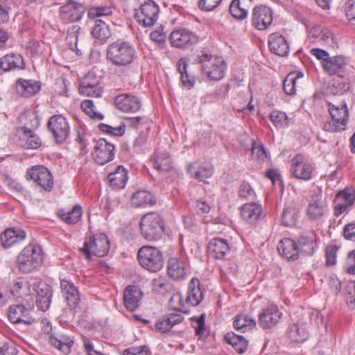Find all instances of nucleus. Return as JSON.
Instances as JSON below:
<instances>
[{
    "label": "nucleus",
    "mask_w": 355,
    "mask_h": 355,
    "mask_svg": "<svg viewBox=\"0 0 355 355\" xmlns=\"http://www.w3.org/2000/svg\"><path fill=\"white\" fill-rule=\"evenodd\" d=\"M109 249L110 241L107 236L102 233L86 238L80 251L86 259H90L92 256L104 257L108 253Z\"/></svg>",
    "instance_id": "6e6552de"
},
{
    "label": "nucleus",
    "mask_w": 355,
    "mask_h": 355,
    "mask_svg": "<svg viewBox=\"0 0 355 355\" xmlns=\"http://www.w3.org/2000/svg\"><path fill=\"white\" fill-rule=\"evenodd\" d=\"M261 214V206L256 203H246L241 208V217L250 224L256 223Z\"/></svg>",
    "instance_id": "2f4dec72"
},
{
    "label": "nucleus",
    "mask_w": 355,
    "mask_h": 355,
    "mask_svg": "<svg viewBox=\"0 0 355 355\" xmlns=\"http://www.w3.org/2000/svg\"><path fill=\"white\" fill-rule=\"evenodd\" d=\"M198 39L196 33L186 28L175 30L170 35L171 45L178 49L189 48L196 44Z\"/></svg>",
    "instance_id": "9b49d317"
},
{
    "label": "nucleus",
    "mask_w": 355,
    "mask_h": 355,
    "mask_svg": "<svg viewBox=\"0 0 355 355\" xmlns=\"http://www.w3.org/2000/svg\"><path fill=\"white\" fill-rule=\"evenodd\" d=\"M288 336L293 342L302 343L307 340L309 332L304 323H294L288 329Z\"/></svg>",
    "instance_id": "e433bc0d"
},
{
    "label": "nucleus",
    "mask_w": 355,
    "mask_h": 355,
    "mask_svg": "<svg viewBox=\"0 0 355 355\" xmlns=\"http://www.w3.org/2000/svg\"><path fill=\"white\" fill-rule=\"evenodd\" d=\"M299 76L295 73L292 72L287 75L283 83L284 90L288 95H293L295 94V85Z\"/></svg>",
    "instance_id": "5fc2aeb1"
},
{
    "label": "nucleus",
    "mask_w": 355,
    "mask_h": 355,
    "mask_svg": "<svg viewBox=\"0 0 355 355\" xmlns=\"http://www.w3.org/2000/svg\"><path fill=\"white\" fill-rule=\"evenodd\" d=\"M159 12L158 5L152 0H148L141 3L139 9L135 10V17L139 24L144 27H150L157 20Z\"/></svg>",
    "instance_id": "1a4fd4ad"
},
{
    "label": "nucleus",
    "mask_w": 355,
    "mask_h": 355,
    "mask_svg": "<svg viewBox=\"0 0 355 355\" xmlns=\"http://www.w3.org/2000/svg\"><path fill=\"white\" fill-rule=\"evenodd\" d=\"M8 316L10 321L14 324L24 323L30 324L35 321V318L30 316L29 310L21 304L10 306Z\"/></svg>",
    "instance_id": "412c9836"
},
{
    "label": "nucleus",
    "mask_w": 355,
    "mask_h": 355,
    "mask_svg": "<svg viewBox=\"0 0 355 355\" xmlns=\"http://www.w3.org/2000/svg\"><path fill=\"white\" fill-rule=\"evenodd\" d=\"M279 254L288 261H295L300 257L297 243L289 238H284L281 240L277 245Z\"/></svg>",
    "instance_id": "bb28decb"
},
{
    "label": "nucleus",
    "mask_w": 355,
    "mask_h": 355,
    "mask_svg": "<svg viewBox=\"0 0 355 355\" xmlns=\"http://www.w3.org/2000/svg\"><path fill=\"white\" fill-rule=\"evenodd\" d=\"M153 166L155 169L160 172H166L171 167V161L167 153L155 154L152 158Z\"/></svg>",
    "instance_id": "de8ad7c7"
},
{
    "label": "nucleus",
    "mask_w": 355,
    "mask_h": 355,
    "mask_svg": "<svg viewBox=\"0 0 355 355\" xmlns=\"http://www.w3.org/2000/svg\"><path fill=\"white\" fill-rule=\"evenodd\" d=\"M85 11L83 4L73 0H69L60 8V16L66 22L79 21Z\"/></svg>",
    "instance_id": "dca6fc26"
},
{
    "label": "nucleus",
    "mask_w": 355,
    "mask_h": 355,
    "mask_svg": "<svg viewBox=\"0 0 355 355\" xmlns=\"http://www.w3.org/2000/svg\"><path fill=\"white\" fill-rule=\"evenodd\" d=\"M345 12L349 23L355 26V0H348L345 4Z\"/></svg>",
    "instance_id": "774afa93"
},
{
    "label": "nucleus",
    "mask_w": 355,
    "mask_h": 355,
    "mask_svg": "<svg viewBox=\"0 0 355 355\" xmlns=\"http://www.w3.org/2000/svg\"><path fill=\"white\" fill-rule=\"evenodd\" d=\"M142 297V293L136 286H128L123 292V302L125 308L130 311H135L139 306Z\"/></svg>",
    "instance_id": "b1692460"
},
{
    "label": "nucleus",
    "mask_w": 355,
    "mask_h": 355,
    "mask_svg": "<svg viewBox=\"0 0 355 355\" xmlns=\"http://www.w3.org/2000/svg\"><path fill=\"white\" fill-rule=\"evenodd\" d=\"M187 171L191 177L200 181L210 178L214 173L213 166L209 164L193 163L189 165Z\"/></svg>",
    "instance_id": "c756f323"
},
{
    "label": "nucleus",
    "mask_w": 355,
    "mask_h": 355,
    "mask_svg": "<svg viewBox=\"0 0 355 355\" xmlns=\"http://www.w3.org/2000/svg\"><path fill=\"white\" fill-rule=\"evenodd\" d=\"M208 252L216 259H223L230 250L227 240L220 238L212 239L208 244Z\"/></svg>",
    "instance_id": "72a5a7b5"
},
{
    "label": "nucleus",
    "mask_w": 355,
    "mask_h": 355,
    "mask_svg": "<svg viewBox=\"0 0 355 355\" xmlns=\"http://www.w3.org/2000/svg\"><path fill=\"white\" fill-rule=\"evenodd\" d=\"M112 15V8L109 6H96L91 8L88 11V16L92 19L107 17Z\"/></svg>",
    "instance_id": "864d4df0"
},
{
    "label": "nucleus",
    "mask_w": 355,
    "mask_h": 355,
    "mask_svg": "<svg viewBox=\"0 0 355 355\" xmlns=\"http://www.w3.org/2000/svg\"><path fill=\"white\" fill-rule=\"evenodd\" d=\"M82 208L79 205H74L72 209L69 211L60 209L58 212L59 217L64 222L69 225L78 223L82 216Z\"/></svg>",
    "instance_id": "79ce46f5"
},
{
    "label": "nucleus",
    "mask_w": 355,
    "mask_h": 355,
    "mask_svg": "<svg viewBox=\"0 0 355 355\" xmlns=\"http://www.w3.org/2000/svg\"><path fill=\"white\" fill-rule=\"evenodd\" d=\"M10 293L17 298L25 299L36 295V305L42 311H47L51 303V287L37 277H19L12 282Z\"/></svg>",
    "instance_id": "f257e3e1"
},
{
    "label": "nucleus",
    "mask_w": 355,
    "mask_h": 355,
    "mask_svg": "<svg viewBox=\"0 0 355 355\" xmlns=\"http://www.w3.org/2000/svg\"><path fill=\"white\" fill-rule=\"evenodd\" d=\"M155 203V198L146 191H138L134 193L131 198V205L135 207L152 206Z\"/></svg>",
    "instance_id": "58836bf2"
},
{
    "label": "nucleus",
    "mask_w": 355,
    "mask_h": 355,
    "mask_svg": "<svg viewBox=\"0 0 355 355\" xmlns=\"http://www.w3.org/2000/svg\"><path fill=\"white\" fill-rule=\"evenodd\" d=\"M329 211L328 205L325 200L321 196H318L315 199L308 205L306 209V215L311 220H320Z\"/></svg>",
    "instance_id": "aec40b11"
},
{
    "label": "nucleus",
    "mask_w": 355,
    "mask_h": 355,
    "mask_svg": "<svg viewBox=\"0 0 355 355\" xmlns=\"http://www.w3.org/2000/svg\"><path fill=\"white\" fill-rule=\"evenodd\" d=\"M107 60L119 67H126L132 64L137 58L134 46L128 42L116 41L107 46L106 51Z\"/></svg>",
    "instance_id": "7ed1b4c3"
},
{
    "label": "nucleus",
    "mask_w": 355,
    "mask_h": 355,
    "mask_svg": "<svg viewBox=\"0 0 355 355\" xmlns=\"http://www.w3.org/2000/svg\"><path fill=\"white\" fill-rule=\"evenodd\" d=\"M81 109L90 118L97 120H102L103 115L94 110V105L91 100H85L81 103Z\"/></svg>",
    "instance_id": "13d9d810"
},
{
    "label": "nucleus",
    "mask_w": 355,
    "mask_h": 355,
    "mask_svg": "<svg viewBox=\"0 0 355 355\" xmlns=\"http://www.w3.org/2000/svg\"><path fill=\"white\" fill-rule=\"evenodd\" d=\"M50 343L51 345L65 354H68L71 352V347L73 343L70 338L62 336L57 338L53 336L50 337Z\"/></svg>",
    "instance_id": "8fccbe9b"
},
{
    "label": "nucleus",
    "mask_w": 355,
    "mask_h": 355,
    "mask_svg": "<svg viewBox=\"0 0 355 355\" xmlns=\"http://www.w3.org/2000/svg\"><path fill=\"white\" fill-rule=\"evenodd\" d=\"M47 126L57 144H62L67 139L70 132L67 119L60 114L51 116Z\"/></svg>",
    "instance_id": "9d476101"
},
{
    "label": "nucleus",
    "mask_w": 355,
    "mask_h": 355,
    "mask_svg": "<svg viewBox=\"0 0 355 355\" xmlns=\"http://www.w3.org/2000/svg\"><path fill=\"white\" fill-rule=\"evenodd\" d=\"M282 317L277 306L270 304L262 309L259 315L258 323L261 328L270 329L275 327Z\"/></svg>",
    "instance_id": "4468645a"
},
{
    "label": "nucleus",
    "mask_w": 355,
    "mask_h": 355,
    "mask_svg": "<svg viewBox=\"0 0 355 355\" xmlns=\"http://www.w3.org/2000/svg\"><path fill=\"white\" fill-rule=\"evenodd\" d=\"M346 64L344 56H333L324 61L322 67L326 73L330 76L339 73Z\"/></svg>",
    "instance_id": "4c0bfd02"
},
{
    "label": "nucleus",
    "mask_w": 355,
    "mask_h": 355,
    "mask_svg": "<svg viewBox=\"0 0 355 355\" xmlns=\"http://www.w3.org/2000/svg\"><path fill=\"white\" fill-rule=\"evenodd\" d=\"M26 64L20 54L11 53L0 58V69L3 71H10L15 69H24Z\"/></svg>",
    "instance_id": "5701e85b"
},
{
    "label": "nucleus",
    "mask_w": 355,
    "mask_h": 355,
    "mask_svg": "<svg viewBox=\"0 0 355 355\" xmlns=\"http://www.w3.org/2000/svg\"><path fill=\"white\" fill-rule=\"evenodd\" d=\"M114 103L117 109L123 112H137L141 107L140 99L130 94L118 95L115 97Z\"/></svg>",
    "instance_id": "6ab92c4d"
},
{
    "label": "nucleus",
    "mask_w": 355,
    "mask_h": 355,
    "mask_svg": "<svg viewBox=\"0 0 355 355\" xmlns=\"http://www.w3.org/2000/svg\"><path fill=\"white\" fill-rule=\"evenodd\" d=\"M336 200L352 206L355 200V192L350 189H345L336 195Z\"/></svg>",
    "instance_id": "680f3d73"
},
{
    "label": "nucleus",
    "mask_w": 355,
    "mask_h": 355,
    "mask_svg": "<svg viewBox=\"0 0 355 355\" xmlns=\"http://www.w3.org/2000/svg\"><path fill=\"white\" fill-rule=\"evenodd\" d=\"M30 178L46 191H51L53 187L51 173L44 166H33L28 172Z\"/></svg>",
    "instance_id": "f3484780"
},
{
    "label": "nucleus",
    "mask_w": 355,
    "mask_h": 355,
    "mask_svg": "<svg viewBox=\"0 0 355 355\" xmlns=\"http://www.w3.org/2000/svg\"><path fill=\"white\" fill-rule=\"evenodd\" d=\"M224 339L239 354L244 353L248 349V340L243 336L236 335L234 332L227 333Z\"/></svg>",
    "instance_id": "ea45409f"
},
{
    "label": "nucleus",
    "mask_w": 355,
    "mask_h": 355,
    "mask_svg": "<svg viewBox=\"0 0 355 355\" xmlns=\"http://www.w3.org/2000/svg\"><path fill=\"white\" fill-rule=\"evenodd\" d=\"M152 285L153 289L159 293L167 291L171 288V284L162 277L154 279L152 282Z\"/></svg>",
    "instance_id": "e2e57ef3"
},
{
    "label": "nucleus",
    "mask_w": 355,
    "mask_h": 355,
    "mask_svg": "<svg viewBox=\"0 0 355 355\" xmlns=\"http://www.w3.org/2000/svg\"><path fill=\"white\" fill-rule=\"evenodd\" d=\"M269 48L272 53L279 56H286L289 53V46L287 41L282 35L272 33L268 39Z\"/></svg>",
    "instance_id": "a878e982"
},
{
    "label": "nucleus",
    "mask_w": 355,
    "mask_h": 355,
    "mask_svg": "<svg viewBox=\"0 0 355 355\" xmlns=\"http://www.w3.org/2000/svg\"><path fill=\"white\" fill-rule=\"evenodd\" d=\"M142 236L147 241H157L164 232V220L161 216L155 212L144 215L139 223Z\"/></svg>",
    "instance_id": "20e7f679"
},
{
    "label": "nucleus",
    "mask_w": 355,
    "mask_h": 355,
    "mask_svg": "<svg viewBox=\"0 0 355 355\" xmlns=\"http://www.w3.org/2000/svg\"><path fill=\"white\" fill-rule=\"evenodd\" d=\"M123 355H151L146 346L132 347L123 351Z\"/></svg>",
    "instance_id": "69168bd1"
},
{
    "label": "nucleus",
    "mask_w": 355,
    "mask_h": 355,
    "mask_svg": "<svg viewBox=\"0 0 355 355\" xmlns=\"http://www.w3.org/2000/svg\"><path fill=\"white\" fill-rule=\"evenodd\" d=\"M167 273L174 280L184 279L187 274L184 263L177 257H171L167 263Z\"/></svg>",
    "instance_id": "c85d7f7f"
},
{
    "label": "nucleus",
    "mask_w": 355,
    "mask_h": 355,
    "mask_svg": "<svg viewBox=\"0 0 355 355\" xmlns=\"http://www.w3.org/2000/svg\"><path fill=\"white\" fill-rule=\"evenodd\" d=\"M108 180L113 189H123L128 181L127 171L123 166H118L114 172L109 174Z\"/></svg>",
    "instance_id": "c9c22d12"
},
{
    "label": "nucleus",
    "mask_w": 355,
    "mask_h": 355,
    "mask_svg": "<svg viewBox=\"0 0 355 355\" xmlns=\"http://www.w3.org/2000/svg\"><path fill=\"white\" fill-rule=\"evenodd\" d=\"M256 324L253 318L246 315H239L234 319V327L237 330L245 332L248 329H251L254 327Z\"/></svg>",
    "instance_id": "3c124183"
},
{
    "label": "nucleus",
    "mask_w": 355,
    "mask_h": 355,
    "mask_svg": "<svg viewBox=\"0 0 355 355\" xmlns=\"http://www.w3.org/2000/svg\"><path fill=\"white\" fill-rule=\"evenodd\" d=\"M349 88L350 85L347 78L341 76H337L332 79L329 91L334 95H343L346 93Z\"/></svg>",
    "instance_id": "c03bdc74"
},
{
    "label": "nucleus",
    "mask_w": 355,
    "mask_h": 355,
    "mask_svg": "<svg viewBox=\"0 0 355 355\" xmlns=\"http://www.w3.org/2000/svg\"><path fill=\"white\" fill-rule=\"evenodd\" d=\"M300 216V211L293 205H288L284 207L282 214V225L285 227H293L295 225Z\"/></svg>",
    "instance_id": "a19ab883"
},
{
    "label": "nucleus",
    "mask_w": 355,
    "mask_h": 355,
    "mask_svg": "<svg viewBox=\"0 0 355 355\" xmlns=\"http://www.w3.org/2000/svg\"><path fill=\"white\" fill-rule=\"evenodd\" d=\"M198 62L201 64L202 71L211 80L218 81L224 78L227 65L223 58L202 53L198 55Z\"/></svg>",
    "instance_id": "39448f33"
},
{
    "label": "nucleus",
    "mask_w": 355,
    "mask_h": 355,
    "mask_svg": "<svg viewBox=\"0 0 355 355\" xmlns=\"http://www.w3.org/2000/svg\"><path fill=\"white\" fill-rule=\"evenodd\" d=\"M18 132L21 133L19 136V145L24 148L35 149L41 146L42 141L33 130L19 128Z\"/></svg>",
    "instance_id": "cd10ccee"
},
{
    "label": "nucleus",
    "mask_w": 355,
    "mask_h": 355,
    "mask_svg": "<svg viewBox=\"0 0 355 355\" xmlns=\"http://www.w3.org/2000/svg\"><path fill=\"white\" fill-rule=\"evenodd\" d=\"M43 261L44 252L42 247L36 243H31L19 253L15 264L20 272L28 274L38 270Z\"/></svg>",
    "instance_id": "f03ea898"
},
{
    "label": "nucleus",
    "mask_w": 355,
    "mask_h": 355,
    "mask_svg": "<svg viewBox=\"0 0 355 355\" xmlns=\"http://www.w3.org/2000/svg\"><path fill=\"white\" fill-rule=\"evenodd\" d=\"M313 170V166L306 161L300 154L296 155L291 159V173L297 179L310 180L312 178Z\"/></svg>",
    "instance_id": "ddd939ff"
},
{
    "label": "nucleus",
    "mask_w": 355,
    "mask_h": 355,
    "mask_svg": "<svg viewBox=\"0 0 355 355\" xmlns=\"http://www.w3.org/2000/svg\"><path fill=\"white\" fill-rule=\"evenodd\" d=\"M26 237L24 231L9 228L6 230L0 236L1 242L4 248H9L13 244L22 241Z\"/></svg>",
    "instance_id": "f704fd0d"
},
{
    "label": "nucleus",
    "mask_w": 355,
    "mask_h": 355,
    "mask_svg": "<svg viewBox=\"0 0 355 355\" xmlns=\"http://www.w3.org/2000/svg\"><path fill=\"white\" fill-rule=\"evenodd\" d=\"M169 306L172 310L187 313V310L182 303V297L180 293H174L169 300Z\"/></svg>",
    "instance_id": "052dcab7"
},
{
    "label": "nucleus",
    "mask_w": 355,
    "mask_h": 355,
    "mask_svg": "<svg viewBox=\"0 0 355 355\" xmlns=\"http://www.w3.org/2000/svg\"><path fill=\"white\" fill-rule=\"evenodd\" d=\"M273 20V12L270 8L260 5L255 6L252 13V24L260 31L267 29Z\"/></svg>",
    "instance_id": "f8f14e48"
},
{
    "label": "nucleus",
    "mask_w": 355,
    "mask_h": 355,
    "mask_svg": "<svg viewBox=\"0 0 355 355\" xmlns=\"http://www.w3.org/2000/svg\"><path fill=\"white\" fill-rule=\"evenodd\" d=\"M80 30V27L78 25H73L71 26L67 32V40L70 46L77 47V43L78 40V33Z\"/></svg>",
    "instance_id": "0e129e2a"
},
{
    "label": "nucleus",
    "mask_w": 355,
    "mask_h": 355,
    "mask_svg": "<svg viewBox=\"0 0 355 355\" xmlns=\"http://www.w3.org/2000/svg\"><path fill=\"white\" fill-rule=\"evenodd\" d=\"M92 34L94 37L102 42H105L110 37V31L108 26L103 19H96L95 25Z\"/></svg>",
    "instance_id": "49530a36"
},
{
    "label": "nucleus",
    "mask_w": 355,
    "mask_h": 355,
    "mask_svg": "<svg viewBox=\"0 0 355 355\" xmlns=\"http://www.w3.org/2000/svg\"><path fill=\"white\" fill-rule=\"evenodd\" d=\"M184 320V317L176 313H171L164 315L155 323V329L161 333L169 331L175 325L181 323Z\"/></svg>",
    "instance_id": "4be33fe9"
},
{
    "label": "nucleus",
    "mask_w": 355,
    "mask_h": 355,
    "mask_svg": "<svg viewBox=\"0 0 355 355\" xmlns=\"http://www.w3.org/2000/svg\"><path fill=\"white\" fill-rule=\"evenodd\" d=\"M115 147L114 144L105 139H100L96 141L93 158L96 163L103 165L114 159Z\"/></svg>",
    "instance_id": "2eb2a0df"
},
{
    "label": "nucleus",
    "mask_w": 355,
    "mask_h": 355,
    "mask_svg": "<svg viewBox=\"0 0 355 355\" xmlns=\"http://www.w3.org/2000/svg\"><path fill=\"white\" fill-rule=\"evenodd\" d=\"M79 87L87 88L88 87H94L93 92L96 94H102L103 89L101 87L98 80L96 74L93 72L87 73L80 81Z\"/></svg>",
    "instance_id": "09e8293b"
},
{
    "label": "nucleus",
    "mask_w": 355,
    "mask_h": 355,
    "mask_svg": "<svg viewBox=\"0 0 355 355\" xmlns=\"http://www.w3.org/2000/svg\"><path fill=\"white\" fill-rule=\"evenodd\" d=\"M188 64L185 58H181L178 63V69L181 74V80L184 87L191 89L196 83L193 76L189 74L187 71Z\"/></svg>",
    "instance_id": "37998d69"
},
{
    "label": "nucleus",
    "mask_w": 355,
    "mask_h": 355,
    "mask_svg": "<svg viewBox=\"0 0 355 355\" xmlns=\"http://www.w3.org/2000/svg\"><path fill=\"white\" fill-rule=\"evenodd\" d=\"M25 121L21 128H26L28 130H34L40 125V120L36 112H27L22 116Z\"/></svg>",
    "instance_id": "4d7b16f0"
},
{
    "label": "nucleus",
    "mask_w": 355,
    "mask_h": 355,
    "mask_svg": "<svg viewBox=\"0 0 355 355\" xmlns=\"http://www.w3.org/2000/svg\"><path fill=\"white\" fill-rule=\"evenodd\" d=\"M295 242L300 255L312 256L314 254L316 248L315 235L314 234L310 235L301 234L297 237Z\"/></svg>",
    "instance_id": "393cba45"
},
{
    "label": "nucleus",
    "mask_w": 355,
    "mask_h": 355,
    "mask_svg": "<svg viewBox=\"0 0 355 355\" xmlns=\"http://www.w3.org/2000/svg\"><path fill=\"white\" fill-rule=\"evenodd\" d=\"M247 0H233L230 6V12L233 17L243 19L247 17L248 10Z\"/></svg>",
    "instance_id": "a18cd8bd"
},
{
    "label": "nucleus",
    "mask_w": 355,
    "mask_h": 355,
    "mask_svg": "<svg viewBox=\"0 0 355 355\" xmlns=\"http://www.w3.org/2000/svg\"><path fill=\"white\" fill-rule=\"evenodd\" d=\"M192 327L195 329L196 334L200 338L205 337L208 334V330L205 326V315L201 314L199 317H193Z\"/></svg>",
    "instance_id": "603ef678"
},
{
    "label": "nucleus",
    "mask_w": 355,
    "mask_h": 355,
    "mask_svg": "<svg viewBox=\"0 0 355 355\" xmlns=\"http://www.w3.org/2000/svg\"><path fill=\"white\" fill-rule=\"evenodd\" d=\"M204 295L199 279L193 278L189 284L186 303L193 306H198L203 300Z\"/></svg>",
    "instance_id": "7c9ffc66"
},
{
    "label": "nucleus",
    "mask_w": 355,
    "mask_h": 355,
    "mask_svg": "<svg viewBox=\"0 0 355 355\" xmlns=\"http://www.w3.org/2000/svg\"><path fill=\"white\" fill-rule=\"evenodd\" d=\"M137 259L141 267L151 272L159 271L164 266L162 252L153 246L144 245L140 248Z\"/></svg>",
    "instance_id": "423d86ee"
},
{
    "label": "nucleus",
    "mask_w": 355,
    "mask_h": 355,
    "mask_svg": "<svg viewBox=\"0 0 355 355\" xmlns=\"http://www.w3.org/2000/svg\"><path fill=\"white\" fill-rule=\"evenodd\" d=\"M331 121L323 123V130L329 132H336L346 129L348 119V110L345 103L336 105L332 103L328 105Z\"/></svg>",
    "instance_id": "0eeeda50"
},
{
    "label": "nucleus",
    "mask_w": 355,
    "mask_h": 355,
    "mask_svg": "<svg viewBox=\"0 0 355 355\" xmlns=\"http://www.w3.org/2000/svg\"><path fill=\"white\" fill-rule=\"evenodd\" d=\"M15 88L20 96L29 97L40 91V85L37 81L19 78L16 82Z\"/></svg>",
    "instance_id": "473e14b6"
},
{
    "label": "nucleus",
    "mask_w": 355,
    "mask_h": 355,
    "mask_svg": "<svg viewBox=\"0 0 355 355\" xmlns=\"http://www.w3.org/2000/svg\"><path fill=\"white\" fill-rule=\"evenodd\" d=\"M318 42L322 46L330 47L331 49H334L338 46L334 34L327 28L324 30V32L318 40Z\"/></svg>",
    "instance_id": "bf43d9fd"
},
{
    "label": "nucleus",
    "mask_w": 355,
    "mask_h": 355,
    "mask_svg": "<svg viewBox=\"0 0 355 355\" xmlns=\"http://www.w3.org/2000/svg\"><path fill=\"white\" fill-rule=\"evenodd\" d=\"M60 288L69 308L71 310L77 308L80 298L78 289L74 284L67 279H61Z\"/></svg>",
    "instance_id": "a211bd4d"
},
{
    "label": "nucleus",
    "mask_w": 355,
    "mask_h": 355,
    "mask_svg": "<svg viewBox=\"0 0 355 355\" xmlns=\"http://www.w3.org/2000/svg\"><path fill=\"white\" fill-rule=\"evenodd\" d=\"M125 125H120L116 128H112L110 125H108L107 124L101 123L99 125V128L103 132H106L107 133H110L112 135L114 136H121L125 132L124 129Z\"/></svg>",
    "instance_id": "338daca9"
},
{
    "label": "nucleus",
    "mask_w": 355,
    "mask_h": 355,
    "mask_svg": "<svg viewBox=\"0 0 355 355\" xmlns=\"http://www.w3.org/2000/svg\"><path fill=\"white\" fill-rule=\"evenodd\" d=\"M270 119L277 128H284L288 125V118L284 112L274 110L270 113Z\"/></svg>",
    "instance_id": "6e6d98bb"
}]
</instances>
